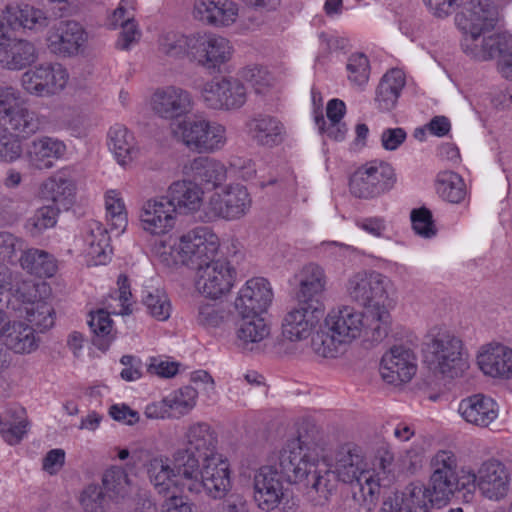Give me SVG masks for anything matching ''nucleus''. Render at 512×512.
Masks as SVG:
<instances>
[{
    "instance_id": "obj_40",
    "label": "nucleus",
    "mask_w": 512,
    "mask_h": 512,
    "mask_svg": "<svg viewBox=\"0 0 512 512\" xmlns=\"http://www.w3.org/2000/svg\"><path fill=\"white\" fill-rule=\"evenodd\" d=\"M298 282L297 297L300 301L308 302L320 296L327 284L324 269L316 263L304 265L296 275Z\"/></svg>"
},
{
    "instance_id": "obj_11",
    "label": "nucleus",
    "mask_w": 512,
    "mask_h": 512,
    "mask_svg": "<svg viewBox=\"0 0 512 512\" xmlns=\"http://www.w3.org/2000/svg\"><path fill=\"white\" fill-rule=\"evenodd\" d=\"M179 129L181 142L197 153H215L227 143L225 126L204 117L183 121Z\"/></svg>"
},
{
    "instance_id": "obj_2",
    "label": "nucleus",
    "mask_w": 512,
    "mask_h": 512,
    "mask_svg": "<svg viewBox=\"0 0 512 512\" xmlns=\"http://www.w3.org/2000/svg\"><path fill=\"white\" fill-rule=\"evenodd\" d=\"M279 465L287 480L305 482V497L313 506H325L339 481L330 467L320 465L300 438H293L280 451Z\"/></svg>"
},
{
    "instance_id": "obj_42",
    "label": "nucleus",
    "mask_w": 512,
    "mask_h": 512,
    "mask_svg": "<svg viewBox=\"0 0 512 512\" xmlns=\"http://www.w3.org/2000/svg\"><path fill=\"white\" fill-rule=\"evenodd\" d=\"M35 330L29 324L22 322L10 325L8 320L0 336L4 338L5 345L15 353H31L39 346V338L36 337Z\"/></svg>"
},
{
    "instance_id": "obj_19",
    "label": "nucleus",
    "mask_w": 512,
    "mask_h": 512,
    "mask_svg": "<svg viewBox=\"0 0 512 512\" xmlns=\"http://www.w3.org/2000/svg\"><path fill=\"white\" fill-rule=\"evenodd\" d=\"M88 33L76 21H61L50 28L47 33V46L57 56L70 57L78 55L85 49Z\"/></svg>"
},
{
    "instance_id": "obj_14",
    "label": "nucleus",
    "mask_w": 512,
    "mask_h": 512,
    "mask_svg": "<svg viewBox=\"0 0 512 512\" xmlns=\"http://www.w3.org/2000/svg\"><path fill=\"white\" fill-rule=\"evenodd\" d=\"M201 99L205 106L212 110H238L247 101V90L238 78H214L204 83Z\"/></svg>"
},
{
    "instance_id": "obj_26",
    "label": "nucleus",
    "mask_w": 512,
    "mask_h": 512,
    "mask_svg": "<svg viewBox=\"0 0 512 512\" xmlns=\"http://www.w3.org/2000/svg\"><path fill=\"white\" fill-rule=\"evenodd\" d=\"M194 43L193 61L205 68H216L232 55L230 42L222 36L196 33Z\"/></svg>"
},
{
    "instance_id": "obj_58",
    "label": "nucleus",
    "mask_w": 512,
    "mask_h": 512,
    "mask_svg": "<svg viewBox=\"0 0 512 512\" xmlns=\"http://www.w3.org/2000/svg\"><path fill=\"white\" fill-rule=\"evenodd\" d=\"M241 82L249 84L257 94L265 93L272 85L270 72L262 66L253 65L243 68L239 73Z\"/></svg>"
},
{
    "instance_id": "obj_24",
    "label": "nucleus",
    "mask_w": 512,
    "mask_h": 512,
    "mask_svg": "<svg viewBox=\"0 0 512 512\" xmlns=\"http://www.w3.org/2000/svg\"><path fill=\"white\" fill-rule=\"evenodd\" d=\"M184 444L185 448L177 451H184L187 459L193 457L201 462L221 454L217 447V435L206 422L190 424L184 434Z\"/></svg>"
},
{
    "instance_id": "obj_56",
    "label": "nucleus",
    "mask_w": 512,
    "mask_h": 512,
    "mask_svg": "<svg viewBox=\"0 0 512 512\" xmlns=\"http://www.w3.org/2000/svg\"><path fill=\"white\" fill-rule=\"evenodd\" d=\"M142 302L147 312L159 321L167 320L172 311V306L167 294L159 289L147 291Z\"/></svg>"
},
{
    "instance_id": "obj_32",
    "label": "nucleus",
    "mask_w": 512,
    "mask_h": 512,
    "mask_svg": "<svg viewBox=\"0 0 512 512\" xmlns=\"http://www.w3.org/2000/svg\"><path fill=\"white\" fill-rule=\"evenodd\" d=\"M66 145L55 137L40 136L34 138L27 146L26 157L29 164L38 170L53 167L54 160L62 158L66 153Z\"/></svg>"
},
{
    "instance_id": "obj_53",
    "label": "nucleus",
    "mask_w": 512,
    "mask_h": 512,
    "mask_svg": "<svg viewBox=\"0 0 512 512\" xmlns=\"http://www.w3.org/2000/svg\"><path fill=\"white\" fill-rule=\"evenodd\" d=\"M103 486L114 497L125 499L132 492V481L126 470L119 466H112L103 476Z\"/></svg>"
},
{
    "instance_id": "obj_57",
    "label": "nucleus",
    "mask_w": 512,
    "mask_h": 512,
    "mask_svg": "<svg viewBox=\"0 0 512 512\" xmlns=\"http://www.w3.org/2000/svg\"><path fill=\"white\" fill-rule=\"evenodd\" d=\"M197 396V388L184 386L166 396L165 403L170 410L179 415H185L195 407Z\"/></svg>"
},
{
    "instance_id": "obj_61",
    "label": "nucleus",
    "mask_w": 512,
    "mask_h": 512,
    "mask_svg": "<svg viewBox=\"0 0 512 512\" xmlns=\"http://www.w3.org/2000/svg\"><path fill=\"white\" fill-rule=\"evenodd\" d=\"M412 228L415 233L423 238H432L436 235V227L432 219V213L425 207L411 211Z\"/></svg>"
},
{
    "instance_id": "obj_43",
    "label": "nucleus",
    "mask_w": 512,
    "mask_h": 512,
    "mask_svg": "<svg viewBox=\"0 0 512 512\" xmlns=\"http://www.w3.org/2000/svg\"><path fill=\"white\" fill-rule=\"evenodd\" d=\"M236 329V345L243 350H252L253 345L263 341L270 334L265 319L259 315H240Z\"/></svg>"
},
{
    "instance_id": "obj_10",
    "label": "nucleus",
    "mask_w": 512,
    "mask_h": 512,
    "mask_svg": "<svg viewBox=\"0 0 512 512\" xmlns=\"http://www.w3.org/2000/svg\"><path fill=\"white\" fill-rule=\"evenodd\" d=\"M251 205L252 199L245 186L229 184L210 194L204 204L203 220H238L249 212Z\"/></svg>"
},
{
    "instance_id": "obj_5",
    "label": "nucleus",
    "mask_w": 512,
    "mask_h": 512,
    "mask_svg": "<svg viewBox=\"0 0 512 512\" xmlns=\"http://www.w3.org/2000/svg\"><path fill=\"white\" fill-rule=\"evenodd\" d=\"M330 468L339 481L357 486L365 500H372L379 493L380 479L369 468L361 447L353 443L340 446L334 453Z\"/></svg>"
},
{
    "instance_id": "obj_29",
    "label": "nucleus",
    "mask_w": 512,
    "mask_h": 512,
    "mask_svg": "<svg viewBox=\"0 0 512 512\" xmlns=\"http://www.w3.org/2000/svg\"><path fill=\"white\" fill-rule=\"evenodd\" d=\"M458 413L468 424L484 428L497 419L499 408L491 397L474 394L459 402Z\"/></svg>"
},
{
    "instance_id": "obj_59",
    "label": "nucleus",
    "mask_w": 512,
    "mask_h": 512,
    "mask_svg": "<svg viewBox=\"0 0 512 512\" xmlns=\"http://www.w3.org/2000/svg\"><path fill=\"white\" fill-rule=\"evenodd\" d=\"M60 211L61 209L53 205H47L37 209L27 220V229L32 235L36 236L44 230L54 227Z\"/></svg>"
},
{
    "instance_id": "obj_35",
    "label": "nucleus",
    "mask_w": 512,
    "mask_h": 512,
    "mask_svg": "<svg viewBox=\"0 0 512 512\" xmlns=\"http://www.w3.org/2000/svg\"><path fill=\"white\" fill-rule=\"evenodd\" d=\"M430 468V484L439 500L443 491L453 484L452 479L458 471L457 456L451 450H439L431 457Z\"/></svg>"
},
{
    "instance_id": "obj_9",
    "label": "nucleus",
    "mask_w": 512,
    "mask_h": 512,
    "mask_svg": "<svg viewBox=\"0 0 512 512\" xmlns=\"http://www.w3.org/2000/svg\"><path fill=\"white\" fill-rule=\"evenodd\" d=\"M184 451H175L172 459L164 454L153 455L144 463V469L154 490L163 496L175 493L179 487L186 488L184 470L190 465V458Z\"/></svg>"
},
{
    "instance_id": "obj_50",
    "label": "nucleus",
    "mask_w": 512,
    "mask_h": 512,
    "mask_svg": "<svg viewBox=\"0 0 512 512\" xmlns=\"http://www.w3.org/2000/svg\"><path fill=\"white\" fill-rule=\"evenodd\" d=\"M453 484L443 491L439 500H449L456 492H463V498L468 502L472 500L474 492L478 489V471L462 467L458 469Z\"/></svg>"
},
{
    "instance_id": "obj_16",
    "label": "nucleus",
    "mask_w": 512,
    "mask_h": 512,
    "mask_svg": "<svg viewBox=\"0 0 512 512\" xmlns=\"http://www.w3.org/2000/svg\"><path fill=\"white\" fill-rule=\"evenodd\" d=\"M497 15V7L490 0H471L456 14L455 23L464 38L475 39L494 28Z\"/></svg>"
},
{
    "instance_id": "obj_21",
    "label": "nucleus",
    "mask_w": 512,
    "mask_h": 512,
    "mask_svg": "<svg viewBox=\"0 0 512 512\" xmlns=\"http://www.w3.org/2000/svg\"><path fill=\"white\" fill-rule=\"evenodd\" d=\"M273 300L270 282L263 277L247 280L239 289L234 306L239 315L251 316L266 312Z\"/></svg>"
},
{
    "instance_id": "obj_27",
    "label": "nucleus",
    "mask_w": 512,
    "mask_h": 512,
    "mask_svg": "<svg viewBox=\"0 0 512 512\" xmlns=\"http://www.w3.org/2000/svg\"><path fill=\"white\" fill-rule=\"evenodd\" d=\"M38 59L33 42L12 37L11 32L0 45V67L9 71H20L31 66Z\"/></svg>"
},
{
    "instance_id": "obj_48",
    "label": "nucleus",
    "mask_w": 512,
    "mask_h": 512,
    "mask_svg": "<svg viewBox=\"0 0 512 512\" xmlns=\"http://www.w3.org/2000/svg\"><path fill=\"white\" fill-rule=\"evenodd\" d=\"M399 501L404 512H427L430 504L441 500H436L434 491L431 492L424 484L416 482L406 486Z\"/></svg>"
},
{
    "instance_id": "obj_28",
    "label": "nucleus",
    "mask_w": 512,
    "mask_h": 512,
    "mask_svg": "<svg viewBox=\"0 0 512 512\" xmlns=\"http://www.w3.org/2000/svg\"><path fill=\"white\" fill-rule=\"evenodd\" d=\"M42 199L52 202V205L67 210L74 203L76 186L71 173L64 168L56 171L43 181L39 190Z\"/></svg>"
},
{
    "instance_id": "obj_46",
    "label": "nucleus",
    "mask_w": 512,
    "mask_h": 512,
    "mask_svg": "<svg viewBox=\"0 0 512 512\" xmlns=\"http://www.w3.org/2000/svg\"><path fill=\"white\" fill-rule=\"evenodd\" d=\"M195 34H183L176 31L163 33L158 40L159 51L170 58L188 57L193 60Z\"/></svg>"
},
{
    "instance_id": "obj_23",
    "label": "nucleus",
    "mask_w": 512,
    "mask_h": 512,
    "mask_svg": "<svg viewBox=\"0 0 512 512\" xmlns=\"http://www.w3.org/2000/svg\"><path fill=\"white\" fill-rule=\"evenodd\" d=\"M417 370L413 351L405 346H393L381 359L380 374L388 384L398 385L409 382Z\"/></svg>"
},
{
    "instance_id": "obj_8",
    "label": "nucleus",
    "mask_w": 512,
    "mask_h": 512,
    "mask_svg": "<svg viewBox=\"0 0 512 512\" xmlns=\"http://www.w3.org/2000/svg\"><path fill=\"white\" fill-rule=\"evenodd\" d=\"M219 248V238L206 226L196 227L182 234L171 246V260L164 258L167 265L181 264L199 267L212 259Z\"/></svg>"
},
{
    "instance_id": "obj_55",
    "label": "nucleus",
    "mask_w": 512,
    "mask_h": 512,
    "mask_svg": "<svg viewBox=\"0 0 512 512\" xmlns=\"http://www.w3.org/2000/svg\"><path fill=\"white\" fill-rule=\"evenodd\" d=\"M227 318V312L219 304L201 301L196 308L195 320L203 328H218Z\"/></svg>"
},
{
    "instance_id": "obj_15",
    "label": "nucleus",
    "mask_w": 512,
    "mask_h": 512,
    "mask_svg": "<svg viewBox=\"0 0 512 512\" xmlns=\"http://www.w3.org/2000/svg\"><path fill=\"white\" fill-rule=\"evenodd\" d=\"M68 79V72L61 64L42 63L22 74L21 86L31 95L51 96L62 91Z\"/></svg>"
},
{
    "instance_id": "obj_41",
    "label": "nucleus",
    "mask_w": 512,
    "mask_h": 512,
    "mask_svg": "<svg viewBox=\"0 0 512 512\" xmlns=\"http://www.w3.org/2000/svg\"><path fill=\"white\" fill-rule=\"evenodd\" d=\"M42 118V115L29 109L24 102L3 120L6 126L4 128L21 139H28L41 131L43 127Z\"/></svg>"
},
{
    "instance_id": "obj_36",
    "label": "nucleus",
    "mask_w": 512,
    "mask_h": 512,
    "mask_svg": "<svg viewBox=\"0 0 512 512\" xmlns=\"http://www.w3.org/2000/svg\"><path fill=\"white\" fill-rule=\"evenodd\" d=\"M249 136L260 146L274 147L282 143L285 127L276 117L257 114L247 122Z\"/></svg>"
},
{
    "instance_id": "obj_1",
    "label": "nucleus",
    "mask_w": 512,
    "mask_h": 512,
    "mask_svg": "<svg viewBox=\"0 0 512 512\" xmlns=\"http://www.w3.org/2000/svg\"><path fill=\"white\" fill-rule=\"evenodd\" d=\"M371 314L352 306H341L332 309L326 316L323 325L313 335L311 346L313 351L324 358H335L343 348L356 338L366 341L381 342L390 330L384 325V334L376 335L374 327L378 321Z\"/></svg>"
},
{
    "instance_id": "obj_64",
    "label": "nucleus",
    "mask_w": 512,
    "mask_h": 512,
    "mask_svg": "<svg viewBox=\"0 0 512 512\" xmlns=\"http://www.w3.org/2000/svg\"><path fill=\"white\" fill-rule=\"evenodd\" d=\"M108 414L114 421L127 426H134L141 420L138 411L131 409L125 403L111 405L109 407Z\"/></svg>"
},
{
    "instance_id": "obj_13",
    "label": "nucleus",
    "mask_w": 512,
    "mask_h": 512,
    "mask_svg": "<svg viewBox=\"0 0 512 512\" xmlns=\"http://www.w3.org/2000/svg\"><path fill=\"white\" fill-rule=\"evenodd\" d=\"M236 275L228 260L212 258L196 268L195 289L206 298L219 299L230 292Z\"/></svg>"
},
{
    "instance_id": "obj_62",
    "label": "nucleus",
    "mask_w": 512,
    "mask_h": 512,
    "mask_svg": "<svg viewBox=\"0 0 512 512\" xmlns=\"http://www.w3.org/2000/svg\"><path fill=\"white\" fill-rule=\"evenodd\" d=\"M24 103L21 92L13 86H0V120H5Z\"/></svg>"
},
{
    "instance_id": "obj_34",
    "label": "nucleus",
    "mask_w": 512,
    "mask_h": 512,
    "mask_svg": "<svg viewBox=\"0 0 512 512\" xmlns=\"http://www.w3.org/2000/svg\"><path fill=\"white\" fill-rule=\"evenodd\" d=\"M318 321L315 311L309 307L293 308L282 320V336L291 342L305 340L311 335Z\"/></svg>"
},
{
    "instance_id": "obj_38",
    "label": "nucleus",
    "mask_w": 512,
    "mask_h": 512,
    "mask_svg": "<svg viewBox=\"0 0 512 512\" xmlns=\"http://www.w3.org/2000/svg\"><path fill=\"white\" fill-rule=\"evenodd\" d=\"M11 29L20 27L29 30H42L49 25L46 12L28 3H9L4 7Z\"/></svg>"
},
{
    "instance_id": "obj_37",
    "label": "nucleus",
    "mask_w": 512,
    "mask_h": 512,
    "mask_svg": "<svg viewBox=\"0 0 512 512\" xmlns=\"http://www.w3.org/2000/svg\"><path fill=\"white\" fill-rule=\"evenodd\" d=\"M84 252L95 265L105 264L110 256V236L106 227L97 220H89L84 232Z\"/></svg>"
},
{
    "instance_id": "obj_30",
    "label": "nucleus",
    "mask_w": 512,
    "mask_h": 512,
    "mask_svg": "<svg viewBox=\"0 0 512 512\" xmlns=\"http://www.w3.org/2000/svg\"><path fill=\"white\" fill-rule=\"evenodd\" d=\"M182 173L197 184L217 188L227 179L228 169L217 159L198 156L183 165Z\"/></svg>"
},
{
    "instance_id": "obj_49",
    "label": "nucleus",
    "mask_w": 512,
    "mask_h": 512,
    "mask_svg": "<svg viewBox=\"0 0 512 512\" xmlns=\"http://www.w3.org/2000/svg\"><path fill=\"white\" fill-rule=\"evenodd\" d=\"M89 317L88 325L94 334L93 344L98 349L106 351L115 337L110 313L99 309L91 312Z\"/></svg>"
},
{
    "instance_id": "obj_39",
    "label": "nucleus",
    "mask_w": 512,
    "mask_h": 512,
    "mask_svg": "<svg viewBox=\"0 0 512 512\" xmlns=\"http://www.w3.org/2000/svg\"><path fill=\"white\" fill-rule=\"evenodd\" d=\"M108 146L122 167L129 166L139 156V147L133 133L121 124H115L110 128Z\"/></svg>"
},
{
    "instance_id": "obj_3",
    "label": "nucleus",
    "mask_w": 512,
    "mask_h": 512,
    "mask_svg": "<svg viewBox=\"0 0 512 512\" xmlns=\"http://www.w3.org/2000/svg\"><path fill=\"white\" fill-rule=\"evenodd\" d=\"M391 285V280L377 271H361L349 277L345 286L347 296L378 321L373 328L378 336L384 334V325L391 324L390 311L396 304L389 295Z\"/></svg>"
},
{
    "instance_id": "obj_33",
    "label": "nucleus",
    "mask_w": 512,
    "mask_h": 512,
    "mask_svg": "<svg viewBox=\"0 0 512 512\" xmlns=\"http://www.w3.org/2000/svg\"><path fill=\"white\" fill-rule=\"evenodd\" d=\"M203 189L191 179L178 180L170 184L165 195L175 212L182 214H193L203 206Z\"/></svg>"
},
{
    "instance_id": "obj_7",
    "label": "nucleus",
    "mask_w": 512,
    "mask_h": 512,
    "mask_svg": "<svg viewBox=\"0 0 512 512\" xmlns=\"http://www.w3.org/2000/svg\"><path fill=\"white\" fill-rule=\"evenodd\" d=\"M184 470L186 489L192 493L205 491L214 499H222L231 489L230 463L222 453L203 461L190 457V465Z\"/></svg>"
},
{
    "instance_id": "obj_12",
    "label": "nucleus",
    "mask_w": 512,
    "mask_h": 512,
    "mask_svg": "<svg viewBox=\"0 0 512 512\" xmlns=\"http://www.w3.org/2000/svg\"><path fill=\"white\" fill-rule=\"evenodd\" d=\"M395 181L393 167L373 160L359 167L350 178V192L358 198L371 199L390 190Z\"/></svg>"
},
{
    "instance_id": "obj_4",
    "label": "nucleus",
    "mask_w": 512,
    "mask_h": 512,
    "mask_svg": "<svg viewBox=\"0 0 512 512\" xmlns=\"http://www.w3.org/2000/svg\"><path fill=\"white\" fill-rule=\"evenodd\" d=\"M8 305L39 332L47 331L55 324L52 290L45 281L24 279L16 282Z\"/></svg>"
},
{
    "instance_id": "obj_47",
    "label": "nucleus",
    "mask_w": 512,
    "mask_h": 512,
    "mask_svg": "<svg viewBox=\"0 0 512 512\" xmlns=\"http://www.w3.org/2000/svg\"><path fill=\"white\" fill-rule=\"evenodd\" d=\"M21 267L28 273L38 277H52L57 271L56 259L45 250L30 248L23 251L20 259Z\"/></svg>"
},
{
    "instance_id": "obj_31",
    "label": "nucleus",
    "mask_w": 512,
    "mask_h": 512,
    "mask_svg": "<svg viewBox=\"0 0 512 512\" xmlns=\"http://www.w3.org/2000/svg\"><path fill=\"white\" fill-rule=\"evenodd\" d=\"M512 36L506 33H495L486 36L483 34L475 39L463 38L462 48L464 52L479 60L502 58L509 47H512Z\"/></svg>"
},
{
    "instance_id": "obj_17",
    "label": "nucleus",
    "mask_w": 512,
    "mask_h": 512,
    "mask_svg": "<svg viewBox=\"0 0 512 512\" xmlns=\"http://www.w3.org/2000/svg\"><path fill=\"white\" fill-rule=\"evenodd\" d=\"M194 107L192 94L176 85L155 89L150 97L151 111L159 118L173 121L188 115Z\"/></svg>"
},
{
    "instance_id": "obj_22",
    "label": "nucleus",
    "mask_w": 512,
    "mask_h": 512,
    "mask_svg": "<svg viewBox=\"0 0 512 512\" xmlns=\"http://www.w3.org/2000/svg\"><path fill=\"white\" fill-rule=\"evenodd\" d=\"M477 365L486 375L494 379H512V347L499 341H491L480 346L477 352Z\"/></svg>"
},
{
    "instance_id": "obj_20",
    "label": "nucleus",
    "mask_w": 512,
    "mask_h": 512,
    "mask_svg": "<svg viewBox=\"0 0 512 512\" xmlns=\"http://www.w3.org/2000/svg\"><path fill=\"white\" fill-rule=\"evenodd\" d=\"M478 491L492 502L505 500L511 491V474L500 461L490 459L478 468Z\"/></svg>"
},
{
    "instance_id": "obj_25",
    "label": "nucleus",
    "mask_w": 512,
    "mask_h": 512,
    "mask_svg": "<svg viewBox=\"0 0 512 512\" xmlns=\"http://www.w3.org/2000/svg\"><path fill=\"white\" fill-rule=\"evenodd\" d=\"M254 500L263 511L278 507L284 493L283 482L278 471L272 466L260 467L253 478Z\"/></svg>"
},
{
    "instance_id": "obj_52",
    "label": "nucleus",
    "mask_w": 512,
    "mask_h": 512,
    "mask_svg": "<svg viewBox=\"0 0 512 512\" xmlns=\"http://www.w3.org/2000/svg\"><path fill=\"white\" fill-rule=\"evenodd\" d=\"M347 79L353 87L363 89L369 81L371 66L369 58L362 52L349 55L346 61Z\"/></svg>"
},
{
    "instance_id": "obj_45",
    "label": "nucleus",
    "mask_w": 512,
    "mask_h": 512,
    "mask_svg": "<svg viewBox=\"0 0 512 512\" xmlns=\"http://www.w3.org/2000/svg\"><path fill=\"white\" fill-rule=\"evenodd\" d=\"M405 85L404 73L399 69L388 71L381 79L376 90V102L381 110H391Z\"/></svg>"
},
{
    "instance_id": "obj_54",
    "label": "nucleus",
    "mask_w": 512,
    "mask_h": 512,
    "mask_svg": "<svg viewBox=\"0 0 512 512\" xmlns=\"http://www.w3.org/2000/svg\"><path fill=\"white\" fill-rule=\"evenodd\" d=\"M105 208L111 229L123 232L126 229L128 221L125 205L118 191L109 190L106 192Z\"/></svg>"
},
{
    "instance_id": "obj_18",
    "label": "nucleus",
    "mask_w": 512,
    "mask_h": 512,
    "mask_svg": "<svg viewBox=\"0 0 512 512\" xmlns=\"http://www.w3.org/2000/svg\"><path fill=\"white\" fill-rule=\"evenodd\" d=\"M140 227L153 236H163L174 229L177 221L175 207L166 196L145 200L139 210Z\"/></svg>"
},
{
    "instance_id": "obj_51",
    "label": "nucleus",
    "mask_w": 512,
    "mask_h": 512,
    "mask_svg": "<svg viewBox=\"0 0 512 512\" xmlns=\"http://www.w3.org/2000/svg\"><path fill=\"white\" fill-rule=\"evenodd\" d=\"M437 192L451 203H460L467 194L463 178L452 171H445L438 175Z\"/></svg>"
},
{
    "instance_id": "obj_44",
    "label": "nucleus",
    "mask_w": 512,
    "mask_h": 512,
    "mask_svg": "<svg viewBox=\"0 0 512 512\" xmlns=\"http://www.w3.org/2000/svg\"><path fill=\"white\" fill-rule=\"evenodd\" d=\"M29 426L23 408L9 409L0 415V435L8 445L19 444L27 434Z\"/></svg>"
},
{
    "instance_id": "obj_63",
    "label": "nucleus",
    "mask_w": 512,
    "mask_h": 512,
    "mask_svg": "<svg viewBox=\"0 0 512 512\" xmlns=\"http://www.w3.org/2000/svg\"><path fill=\"white\" fill-rule=\"evenodd\" d=\"M215 17L212 26L227 27L233 24L239 14L238 6L231 0H216Z\"/></svg>"
},
{
    "instance_id": "obj_6",
    "label": "nucleus",
    "mask_w": 512,
    "mask_h": 512,
    "mask_svg": "<svg viewBox=\"0 0 512 512\" xmlns=\"http://www.w3.org/2000/svg\"><path fill=\"white\" fill-rule=\"evenodd\" d=\"M423 351L429 368L445 377H458L467 367L462 340L448 330L432 329L425 337Z\"/></svg>"
},
{
    "instance_id": "obj_60",
    "label": "nucleus",
    "mask_w": 512,
    "mask_h": 512,
    "mask_svg": "<svg viewBox=\"0 0 512 512\" xmlns=\"http://www.w3.org/2000/svg\"><path fill=\"white\" fill-rule=\"evenodd\" d=\"M20 137L0 126V161L14 162L22 155Z\"/></svg>"
}]
</instances>
